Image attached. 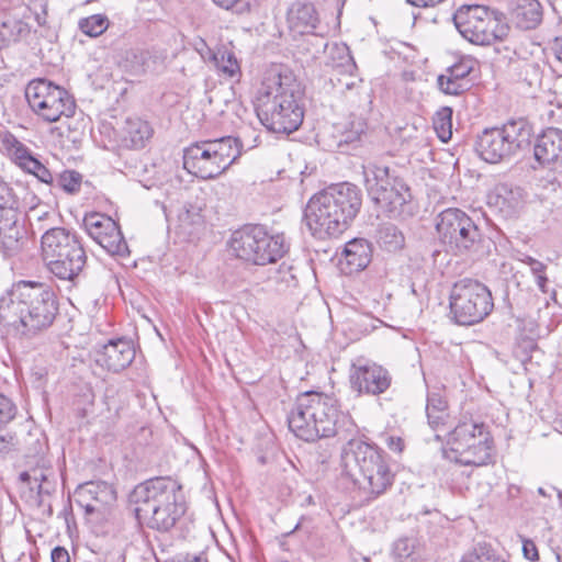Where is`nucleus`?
<instances>
[{
	"mask_svg": "<svg viewBox=\"0 0 562 562\" xmlns=\"http://www.w3.org/2000/svg\"><path fill=\"white\" fill-rule=\"evenodd\" d=\"M78 236L64 228L52 227L45 231L41 238L42 256L45 262L55 259L61 252L69 251L80 245Z\"/></svg>",
	"mask_w": 562,
	"mask_h": 562,
	"instance_id": "b1692460",
	"label": "nucleus"
},
{
	"mask_svg": "<svg viewBox=\"0 0 562 562\" xmlns=\"http://www.w3.org/2000/svg\"><path fill=\"white\" fill-rule=\"evenodd\" d=\"M272 280L276 283L278 291H288L295 289L299 285L296 269L285 262L279 267L272 277Z\"/></svg>",
	"mask_w": 562,
	"mask_h": 562,
	"instance_id": "58836bf2",
	"label": "nucleus"
},
{
	"mask_svg": "<svg viewBox=\"0 0 562 562\" xmlns=\"http://www.w3.org/2000/svg\"><path fill=\"white\" fill-rule=\"evenodd\" d=\"M25 99L31 110L48 123L75 114L76 103L68 91L43 78L31 80L27 83Z\"/></svg>",
	"mask_w": 562,
	"mask_h": 562,
	"instance_id": "ddd939ff",
	"label": "nucleus"
},
{
	"mask_svg": "<svg viewBox=\"0 0 562 562\" xmlns=\"http://www.w3.org/2000/svg\"><path fill=\"white\" fill-rule=\"evenodd\" d=\"M449 305L452 319L462 326L481 323L494 308L488 288L470 278L461 279L453 284Z\"/></svg>",
	"mask_w": 562,
	"mask_h": 562,
	"instance_id": "9b49d317",
	"label": "nucleus"
},
{
	"mask_svg": "<svg viewBox=\"0 0 562 562\" xmlns=\"http://www.w3.org/2000/svg\"><path fill=\"white\" fill-rule=\"evenodd\" d=\"M532 134L527 121L510 120L499 127L484 130L475 140V151L488 164L503 162L528 147Z\"/></svg>",
	"mask_w": 562,
	"mask_h": 562,
	"instance_id": "1a4fd4ad",
	"label": "nucleus"
},
{
	"mask_svg": "<svg viewBox=\"0 0 562 562\" xmlns=\"http://www.w3.org/2000/svg\"><path fill=\"white\" fill-rule=\"evenodd\" d=\"M492 459V439L479 437V441L468 448H461L454 456L456 462L462 465L482 467Z\"/></svg>",
	"mask_w": 562,
	"mask_h": 562,
	"instance_id": "c756f323",
	"label": "nucleus"
},
{
	"mask_svg": "<svg viewBox=\"0 0 562 562\" xmlns=\"http://www.w3.org/2000/svg\"><path fill=\"white\" fill-rule=\"evenodd\" d=\"M15 415V407L12 402L0 394V425L10 422Z\"/></svg>",
	"mask_w": 562,
	"mask_h": 562,
	"instance_id": "3c124183",
	"label": "nucleus"
},
{
	"mask_svg": "<svg viewBox=\"0 0 562 562\" xmlns=\"http://www.w3.org/2000/svg\"><path fill=\"white\" fill-rule=\"evenodd\" d=\"M151 125L140 117H127L122 130L121 143L128 149H142L151 139Z\"/></svg>",
	"mask_w": 562,
	"mask_h": 562,
	"instance_id": "cd10ccee",
	"label": "nucleus"
},
{
	"mask_svg": "<svg viewBox=\"0 0 562 562\" xmlns=\"http://www.w3.org/2000/svg\"><path fill=\"white\" fill-rule=\"evenodd\" d=\"M303 89L289 70L273 66L266 70L257 91V112L261 123L274 133L296 131L304 117Z\"/></svg>",
	"mask_w": 562,
	"mask_h": 562,
	"instance_id": "f257e3e1",
	"label": "nucleus"
},
{
	"mask_svg": "<svg viewBox=\"0 0 562 562\" xmlns=\"http://www.w3.org/2000/svg\"><path fill=\"white\" fill-rule=\"evenodd\" d=\"M110 25L104 14H92L79 20L78 26L82 33L90 37H98L103 34Z\"/></svg>",
	"mask_w": 562,
	"mask_h": 562,
	"instance_id": "4c0bfd02",
	"label": "nucleus"
},
{
	"mask_svg": "<svg viewBox=\"0 0 562 562\" xmlns=\"http://www.w3.org/2000/svg\"><path fill=\"white\" fill-rule=\"evenodd\" d=\"M530 269L532 271V273L536 276L537 278V284L538 286L543 291L546 292L544 290V285H546V282H547V278L543 276V272H544V269H546V266L535 259V260H530Z\"/></svg>",
	"mask_w": 562,
	"mask_h": 562,
	"instance_id": "864d4df0",
	"label": "nucleus"
},
{
	"mask_svg": "<svg viewBox=\"0 0 562 562\" xmlns=\"http://www.w3.org/2000/svg\"><path fill=\"white\" fill-rule=\"evenodd\" d=\"M13 439H14L13 436H11L9 434L8 435H0V443L7 442V443H11L12 445ZM5 449H7L5 446L0 447V451H3Z\"/></svg>",
	"mask_w": 562,
	"mask_h": 562,
	"instance_id": "69168bd1",
	"label": "nucleus"
},
{
	"mask_svg": "<svg viewBox=\"0 0 562 562\" xmlns=\"http://www.w3.org/2000/svg\"><path fill=\"white\" fill-rule=\"evenodd\" d=\"M360 137V132L356 131V132H350L348 133L344 138H340L337 143V146L338 147H341V145L345 143V144H349V143H353L356 140H358Z\"/></svg>",
	"mask_w": 562,
	"mask_h": 562,
	"instance_id": "e2e57ef3",
	"label": "nucleus"
},
{
	"mask_svg": "<svg viewBox=\"0 0 562 562\" xmlns=\"http://www.w3.org/2000/svg\"><path fill=\"white\" fill-rule=\"evenodd\" d=\"M19 479L23 483L31 484V481H33V472L30 473V472L24 471V472L20 473Z\"/></svg>",
	"mask_w": 562,
	"mask_h": 562,
	"instance_id": "338daca9",
	"label": "nucleus"
},
{
	"mask_svg": "<svg viewBox=\"0 0 562 562\" xmlns=\"http://www.w3.org/2000/svg\"><path fill=\"white\" fill-rule=\"evenodd\" d=\"M56 182L66 193L76 194L80 191L82 176L76 170H64L58 175Z\"/></svg>",
	"mask_w": 562,
	"mask_h": 562,
	"instance_id": "a19ab883",
	"label": "nucleus"
},
{
	"mask_svg": "<svg viewBox=\"0 0 562 562\" xmlns=\"http://www.w3.org/2000/svg\"><path fill=\"white\" fill-rule=\"evenodd\" d=\"M194 49L199 53V55L205 63L211 64L215 49L210 48L204 40L200 38L199 41H196L194 43Z\"/></svg>",
	"mask_w": 562,
	"mask_h": 562,
	"instance_id": "5fc2aeb1",
	"label": "nucleus"
},
{
	"mask_svg": "<svg viewBox=\"0 0 562 562\" xmlns=\"http://www.w3.org/2000/svg\"><path fill=\"white\" fill-rule=\"evenodd\" d=\"M27 241L26 229L18 209L0 212V252L12 257L22 251Z\"/></svg>",
	"mask_w": 562,
	"mask_h": 562,
	"instance_id": "a211bd4d",
	"label": "nucleus"
},
{
	"mask_svg": "<svg viewBox=\"0 0 562 562\" xmlns=\"http://www.w3.org/2000/svg\"><path fill=\"white\" fill-rule=\"evenodd\" d=\"M31 33L26 14L8 15L0 23V49L25 40Z\"/></svg>",
	"mask_w": 562,
	"mask_h": 562,
	"instance_id": "c85d7f7f",
	"label": "nucleus"
},
{
	"mask_svg": "<svg viewBox=\"0 0 562 562\" xmlns=\"http://www.w3.org/2000/svg\"><path fill=\"white\" fill-rule=\"evenodd\" d=\"M21 13L26 14V20L33 16L40 26L46 25L47 4L44 1L33 2L31 7L24 8Z\"/></svg>",
	"mask_w": 562,
	"mask_h": 562,
	"instance_id": "a18cd8bd",
	"label": "nucleus"
},
{
	"mask_svg": "<svg viewBox=\"0 0 562 562\" xmlns=\"http://www.w3.org/2000/svg\"><path fill=\"white\" fill-rule=\"evenodd\" d=\"M211 64L221 77L238 80L241 75L240 65L235 53L225 46L215 49Z\"/></svg>",
	"mask_w": 562,
	"mask_h": 562,
	"instance_id": "473e14b6",
	"label": "nucleus"
},
{
	"mask_svg": "<svg viewBox=\"0 0 562 562\" xmlns=\"http://www.w3.org/2000/svg\"><path fill=\"white\" fill-rule=\"evenodd\" d=\"M526 193L510 183H497L487 194V204L497 210L504 217H515L524 209Z\"/></svg>",
	"mask_w": 562,
	"mask_h": 562,
	"instance_id": "aec40b11",
	"label": "nucleus"
},
{
	"mask_svg": "<svg viewBox=\"0 0 562 562\" xmlns=\"http://www.w3.org/2000/svg\"><path fill=\"white\" fill-rule=\"evenodd\" d=\"M52 561L53 562H70V557L68 551L63 547H56L52 550Z\"/></svg>",
	"mask_w": 562,
	"mask_h": 562,
	"instance_id": "13d9d810",
	"label": "nucleus"
},
{
	"mask_svg": "<svg viewBox=\"0 0 562 562\" xmlns=\"http://www.w3.org/2000/svg\"><path fill=\"white\" fill-rule=\"evenodd\" d=\"M553 50L557 58L562 63V31L555 36Z\"/></svg>",
	"mask_w": 562,
	"mask_h": 562,
	"instance_id": "680f3d73",
	"label": "nucleus"
},
{
	"mask_svg": "<svg viewBox=\"0 0 562 562\" xmlns=\"http://www.w3.org/2000/svg\"><path fill=\"white\" fill-rule=\"evenodd\" d=\"M33 481L37 484V498H38V505L42 503V496L44 494H49L50 488L53 487L48 474L44 470H33Z\"/></svg>",
	"mask_w": 562,
	"mask_h": 562,
	"instance_id": "de8ad7c7",
	"label": "nucleus"
},
{
	"mask_svg": "<svg viewBox=\"0 0 562 562\" xmlns=\"http://www.w3.org/2000/svg\"><path fill=\"white\" fill-rule=\"evenodd\" d=\"M243 148L233 136L198 140L183 149V168L196 178L216 179L238 160Z\"/></svg>",
	"mask_w": 562,
	"mask_h": 562,
	"instance_id": "0eeeda50",
	"label": "nucleus"
},
{
	"mask_svg": "<svg viewBox=\"0 0 562 562\" xmlns=\"http://www.w3.org/2000/svg\"><path fill=\"white\" fill-rule=\"evenodd\" d=\"M384 443L393 452H402L404 449V441L401 437L386 435Z\"/></svg>",
	"mask_w": 562,
	"mask_h": 562,
	"instance_id": "4d7b16f0",
	"label": "nucleus"
},
{
	"mask_svg": "<svg viewBox=\"0 0 562 562\" xmlns=\"http://www.w3.org/2000/svg\"><path fill=\"white\" fill-rule=\"evenodd\" d=\"M361 82V80H359L358 78H356L355 76L350 75L345 82H341V85H344L345 89L346 90H352V89H356L358 87V83Z\"/></svg>",
	"mask_w": 562,
	"mask_h": 562,
	"instance_id": "0e129e2a",
	"label": "nucleus"
},
{
	"mask_svg": "<svg viewBox=\"0 0 562 562\" xmlns=\"http://www.w3.org/2000/svg\"><path fill=\"white\" fill-rule=\"evenodd\" d=\"M453 23L464 40L481 46L501 40L506 30L496 11L481 4L461 5L453 14Z\"/></svg>",
	"mask_w": 562,
	"mask_h": 562,
	"instance_id": "f8f14e48",
	"label": "nucleus"
},
{
	"mask_svg": "<svg viewBox=\"0 0 562 562\" xmlns=\"http://www.w3.org/2000/svg\"><path fill=\"white\" fill-rule=\"evenodd\" d=\"M522 553L529 561H537L539 559L537 546L529 539L522 540Z\"/></svg>",
	"mask_w": 562,
	"mask_h": 562,
	"instance_id": "6e6d98bb",
	"label": "nucleus"
},
{
	"mask_svg": "<svg viewBox=\"0 0 562 562\" xmlns=\"http://www.w3.org/2000/svg\"><path fill=\"white\" fill-rule=\"evenodd\" d=\"M346 418L336 398L310 391L297 396L288 416V424L297 438L316 441L335 436L338 432L339 423Z\"/></svg>",
	"mask_w": 562,
	"mask_h": 562,
	"instance_id": "423d86ee",
	"label": "nucleus"
},
{
	"mask_svg": "<svg viewBox=\"0 0 562 562\" xmlns=\"http://www.w3.org/2000/svg\"><path fill=\"white\" fill-rule=\"evenodd\" d=\"M229 245L236 257L258 266L276 262L289 248L283 234L271 235L260 225L236 231Z\"/></svg>",
	"mask_w": 562,
	"mask_h": 562,
	"instance_id": "9d476101",
	"label": "nucleus"
},
{
	"mask_svg": "<svg viewBox=\"0 0 562 562\" xmlns=\"http://www.w3.org/2000/svg\"><path fill=\"white\" fill-rule=\"evenodd\" d=\"M379 245L390 252H395L404 248L405 236L403 232L392 223H383L378 229Z\"/></svg>",
	"mask_w": 562,
	"mask_h": 562,
	"instance_id": "f704fd0d",
	"label": "nucleus"
},
{
	"mask_svg": "<svg viewBox=\"0 0 562 562\" xmlns=\"http://www.w3.org/2000/svg\"><path fill=\"white\" fill-rule=\"evenodd\" d=\"M537 161L542 166L562 164V130L549 127L537 138L533 148Z\"/></svg>",
	"mask_w": 562,
	"mask_h": 562,
	"instance_id": "4be33fe9",
	"label": "nucleus"
},
{
	"mask_svg": "<svg viewBox=\"0 0 562 562\" xmlns=\"http://www.w3.org/2000/svg\"><path fill=\"white\" fill-rule=\"evenodd\" d=\"M120 65L131 76H143L157 71L162 66V58L149 49L130 48L125 50Z\"/></svg>",
	"mask_w": 562,
	"mask_h": 562,
	"instance_id": "393cba45",
	"label": "nucleus"
},
{
	"mask_svg": "<svg viewBox=\"0 0 562 562\" xmlns=\"http://www.w3.org/2000/svg\"><path fill=\"white\" fill-rule=\"evenodd\" d=\"M213 3L224 10L237 14L247 13L254 3V0H212Z\"/></svg>",
	"mask_w": 562,
	"mask_h": 562,
	"instance_id": "49530a36",
	"label": "nucleus"
},
{
	"mask_svg": "<svg viewBox=\"0 0 562 562\" xmlns=\"http://www.w3.org/2000/svg\"><path fill=\"white\" fill-rule=\"evenodd\" d=\"M26 172L35 176L41 182L46 184L54 183L53 173L48 168H46L40 160L35 159V161L30 166V169Z\"/></svg>",
	"mask_w": 562,
	"mask_h": 562,
	"instance_id": "09e8293b",
	"label": "nucleus"
},
{
	"mask_svg": "<svg viewBox=\"0 0 562 562\" xmlns=\"http://www.w3.org/2000/svg\"><path fill=\"white\" fill-rule=\"evenodd\" d=\"M364 186L371 201L389 217H400L411 202L408 186L394 170L376 162L362 166Z\"/></svg>",
	"mask_w": 562,
	"mask_h": 562,
	"instance_id": "6e6552de",
	"label": "nucleus"
},
{
	"mask_svg": "<svg viewBox=\"0 0 562 562\" xmlns=\"http://www.w3.org/2000/svg\"><path fill=\"white\" fill-rule=\"evenodd\" d=\"M179 227L183 233L193 235L203 225L204 220L201 209L198 206H184L183 211L178 216Z\"/></svg>",
	"mask_w": 562,
	"mask_h": 562,
	"instance_id": "c9c22d12",
	"label": "nucleus"
},
{
	"mask_svg": "<svg viewBox=\"0 0 562 562\" xmlns=\"http://www.w3.org/2000/svg\"><path fill=\"white\" fill-rule=\"evenodd\" d=\"M86 251L82 245L71 248L69 251L61 252L55 259L46 262L49 271L61 280H72L86 266Z\"/></svg>",
	"mask_w": 562,
	"mask_h": 562,
	"instance_id": "5701e85b",
	"label": "nucleus"
},
{
	"mask_svg": "<svg viewBox=\"0 0 562 562\" xmlns=\"http://www.w3.org/2000/svg\"><path fill=\"white\" fill-rule=\"evenodd\" d=\"M88 235L109 255L124 257L128 255L127 244L114 220L101 213H90L83 217Z\"/></svg>",
	"mask_w": 562,
	"mask_h": 562,
	"instance_id": "2eb2a0df",
	"label": "nucleus"
},
{
	"mask_svg": "<svg viewBox=\"0 0 562 562\" xmlns=\"http://www.w3.org/2000/svg\"><path fill=\"white\" fill-rule=\"evenodd\" d=\"M461 562H506L492 548L477 546L465 554Z\"/></svg>",
	"mask_w": 562,
	"mask_h": 562,
	"instance_id": "79ce46f5",
	"label": "nucleus"
},
{
	"mask_svg": "<svg viewBox=\"0 0 562 562\" xmlns=\"http://www.w3.org/2000/svg\"><path fill=\"white\" fill-rule=\"evenodd\" d=\"M426 415L428 424L436 432V440H441L442 435L450 429L447 401L438 392H430L427 396Z\"/></svg>",
	"mask_w": 562,
	"mask_h": 562,
	"instance_id": "bb28decb",
	"label": "nucleus"
},
{
	"mask_svg": "<svg viewBox=\"0 0 562 562\" xmlns=\"http://www.w3.org/2000/svg\"><path fill=\"white\" fill-rule=\"evenodd\" d=\"M342 255L349 272L360 271L370 263L372 247L367 239L355 238L346 244Z\"/></svg>",
	"mask_w": 562,
	"mask_h": 562,
	"instance_id": "2f4dec72",
	"label": "nucleus"
},
{
	"mask_svg": "<svg viewBox=\"0 0 562 562\" xmlns=\"http://www.w3.org/2000/svg\"><path fill=\"white\" fill-rule=\"evenodd\" d=\"M5 209H18V201L9 184L0 182V212Z\"/></svg>",
	"mask_w": 562,
	"mask_h": 562,
	"instance_id": "8fccbe9b",
	"label": "nucleus"
},
{
	"mask_svg": "<svg viewBox=\"0 0 562 562\" xmlns=\"http://www.w3.org/2000/svg\"><path fill=\"white\" fill-rule=\"evenodd\" d=\"M416 549V540L413 538H401L398 539L393 547L394 557L400 560V562H405L408 560L415 552Z\"/></svg>",
	"mask_w": 562,
	"mask_h": 562,
	"instance_id": "c03bdc74",
	"label": "nucleus"
},
{
	"mask_svg": "<svg viewBox=\"0 0 562 562\" xmlns=\"http://www.w3.org/2000/svg\"><path fill=\"white\" fill-rule=\"evenodd\" d=\"M437 81L439 89L443 93L451 95H458L463 91L468 90L470 87L469 81H460L458 79H454L448 72H446L445 75H440Z\"/></svg>",
	"mask_w": 562,
	"mask_h": 562,
	"instance_id": "37998d69",
	"label": "nucleus"
},
{
	"mask_svg": "<svg viewBox=\"0 0 562 562\" xmlns=\"http://www.w3.org/2000/svg\"><path fill=\"white\" fill-rule=\"evenodd\" d=\"M135 358L132 344L125 339L110 340L97 352L95 362L113 372L126 369Z\"/></svg>",
	"mask_w": 562,
	"mask_h": 562,
	"instance_id": "412c9836",
	"label": "nucleus"
},
{
	"mask_svg": "<svg viewBox=\"0 0 562 562\" xmlns=\"http://www.w3.org/2000/svg\"><path fill=\"white\" fill-rule=\"evenodd\" d=\"M543 10L538 0H517L513 20L519 29L532 30L542 21Z\"/></svg>",
	"mask_w": 562,
	"mask_h": 562,
	"instance_id": "7c9ffc66",
	"label": "nucleus"
},
{
	"mask_svg": "<svg viewBox=\"0 0 562 562\" xmlns=\"http://www.w3.org/2000/svg\"><path fill=\"white\" fill-rule=\"evenodd\" d=\"M449 436L448 443L451 451L458 454L461 448H468L471 443L479 441V437L488 438L490 434L483 423L464 420L459 423L452 430L448 429L442 437Z\"/></svg>",
	"mask_w": 562,
	"mask_h": 562,
	"instance_id": "a878e982",
	"label": "nucleus"
},
{
	"mask_svg": "<svg viewBox=\"0 0 562 562\" xmlns=\"http://www.w3.org/2000/svg\"><path fill=\"white\" fill-rule=\"evenodd\" d=\"M350 383L359 393L379 395L391 385V376L383 367L358 359L351 367Z\"/></svg>",
	"mask_w": 562,
	"mask_h": 562,
	"instance_id": "dca6fc26",
	"label": "nucleus"
},
{
	"mask_svg": "<svg viewBox=\"0 0 562 562\" xmlns=\"http://www.w3.org/2000/svg\"><path fill=\"white\" fill-rule=\"evenodd\" d=\"M445 0H407V2L414 7L418 8H430L436 7L443 2Z\"/></svg>",
	"mask_w": 562,
	"mask_h": 562,
	"instance_id": "052dcab7",
	"label": "nucleus"
},
{
	"mask_svg": "<svg viewBox=\"0 0 562 562\" xmlns=\"http://www.w3.org/2000/svg\"><path fill=\"white\" fill-rule=\"evenodd\" d=\"M115 492L110 484L102 481L87 482L75 491V501L88 515L102 512L115 501Z\"/></svg>",
	"mask_w": 562,
	"mask_h": 562,
	"instance_id": "6ab92c4d",
	"label": "nucleus"
},
{
	"mask_svg": "<svg viewBox=\"0 0 562 562\" xmlns=\"http://www.w3.org/2000/svg\"><path fill=\"white\" fill-rule=\"evenodd\" d=\"M286 22L291 33L294 35L311 34L315 36L319 42L316 53L327 47L318 12L312 3L304 1L292 3L288 10Z\"/></svg>",
	"mask_w": 562,
	"mask_h": 562,
	"instance_id": "f3484780",
	"label": "nucleus"
},
{
	"mask_svg": "<svg viewBox=\"0 0 562 562\" xmlns=\"http://www.w3.org/2000/svg\"><path fill=\"white\" fill-rule=\"evenodd\" d=\"M327 64L333 68H341L346 72H350L356 67L349 48L345 44H334L330 47L329 60Z\"/></svg>",
	"mask_w": 562,
	"mask_h": 562,
	"instance_id": "e433bc0d",
	"label": "nucleus"
},
{
	"mask_svg": "<svg viewBox=\"0 0 562 562\" xmlns=\"http://www.w3.org/2000/svg\"><path fill=\"white\" fill-rule=\"evenodd\" d=\"M452 110L450 108L440 109L434 117V128L438 137L442 142H448L451 138L452 132Z\"/></svg>",
	"mask_w": 562,
	"mask_h": 562,
	"instance_id": "ea45409f",
	"label": "nucleus"
},
{
	"mask_svg": "<svg viewBox=\"0 0 562 562\" xmlns=\"http://www.w3.org/2000/svg\"><path fill=\"white\" fill-rule=\"evenodd\" d=\"M471 67L467 63L454 64L450 68L447 69V72L452 76V78L458 79L460 81H469L467 77L471 72Z\"/></svg>",
	"mask_w": 562,
	"mask_h": 562,
	"instance_id": "603ef678",
	"label": "nucleus"
},
{
	"mask_svg": "<svg viewBox=\"0 0 562 562\" xmlns=\"http://www.w3.org/2000/svg\"><path fill=\"white\" fill-rule=\"evenodd\" d=\"M439 240L447 251L463 255L476 247L481 234L473 220L459 209H447L438 215L436 224Z\"/></svg>",
	"mask_w": 562,
	"mask_h": 562,
	"instance_id": "4468645a",
	"label": "nucleus"
},
{
	"mask_svg": "<svg viewBox=\"0 0 562 562\" xmlns=\"http://www.w3.org/2000/svg\"><path fill=\"white\" fill-rule=\"evenodd\" d=\"M340 468L341 475L352 483L366 501L384 494L394 481L384 452L360 438L349 439L342 446Z\"/></svg>",
	"mask_w": 562,
	"mask_h": 562,
	"instance_id": "20e7f679",
	"label": "nucleus"
},
{
	"mask_svg": "<svg viewBox=\"0 0 562 562\" xmlns=\"http://www.w3.org/2000/svg\"><path fill=\"white\" fill-rule=\"evenodd\" d=\"M2 144L7 149L10 158L24 171L30 169V166L36 159L32 155L31 150L13 135L5 136L2 140Z\"/></svg>",
	"mask_w": 562,
	"mask_h": 562,
	"instance_id": "72a5a7b5",
	"label": "nucleus"
},
{
	"mask_svg": "<svg viewBox=\"0 0 562 562\" xmlns=\"http://www.w3.org/2000/svg\"><path fill=\"white\" fill-rule=\"evenodd\" d=\"M553 12L557 19L558 32L562 31V0H555L552 4Z\"/></svg>",
	"mask_w": 562,
	"mask_h": 562,
	"instance_id": "bf43d9fd",
	"label": "nucleus"
},
{
	"mask_svg": "<svg viewBox=\"0 0 562 562\" xmlns=\"http://www.w3.org/2000/svg\"><path fill=\"white\" fill-rule=\"evenodd\" d=\"M139 524L161 532L172 529L186 513L181 485L170 476L139 483L131 494Z\"/></svg>",
	"mask_w": 562,
	"mask_h": 562,
	"instance_id": "39448f33",
	"label": "nucleus"
},
{
	"mask_svg": "<svg viewBox=\"0 0 562 562\" xmlns=\"http://www.w3.org/2000/svg\"><path fill=\"white\" fill-rule=\"evenodd\" d=\"M186 562H206V560H204L200 557H193L192 559H189Z\"/></svg>",
	"mask_w": 562,
	"mask_h": 562,
	"instance_id": "774afa93",
	"label": "nucleus"
},
{
	"mask_svg": "<svg viewBox=\"0 0 562 562\" xmlns=\"http://www.w3.org/2000/svg\"><path fill=\"white\" fill-rule=\"evenodd\" d=\"M57 314L54 293L41 282L19 281L0 297V317L24 335L47 329Z\"/></svg>",
	"mask_w": 562,
	"mask_h": 562,
	"instance_id": "7ed1b4c3",
	"label": "nucleus"
},
{
	"mask_svg": "<svg viewBox=\"0 0 562 562\" xmlns=\"http://www.w3.org/2000/svg\"><path fill=\"white\" fill-rule=\"evenodd\" d=\"M361 204L362 195L357 186L339 183L311 198L304 220L314 237H338L356 218Z\"/></svg>",
	"mask_w": 562,
	"mask_h": 562,
	"instance_id": "f03ea898",
	"label": "nucleus"
}]
</instances>
